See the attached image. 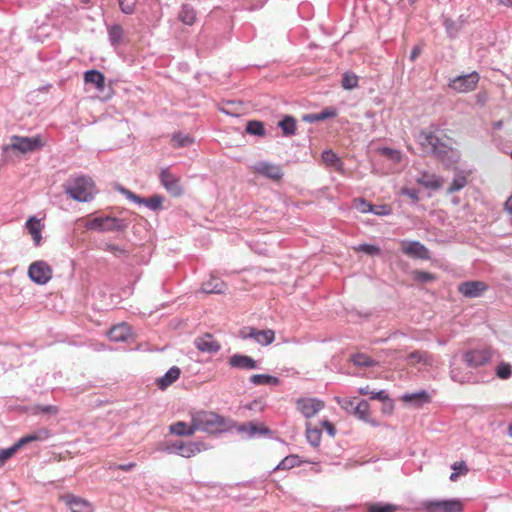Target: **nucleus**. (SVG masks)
<instances>
[{
	"instance_id": "f257e3e1",
	"label": "nucleus",
	"mask_w": 512,
	"mask_h": 512,
	"mask_svg": "<svg viewBox=\"0 0 512 512\" xmlns=\"http://www.w3.org/2000/svg\"><path fill=\"white\" fill-rule=\"evenodd\" d=\"M440 129L437 125L431 124L417 135V143L422 151L439 160L445 167H453L460 159L457 149L449 146L439 135Z\"/></svg>"
},
{
	"instance_id": "f03ea898",
	"label": "nucleus",
	"mask_w": 512,
	"mask_h": 512,
	"mask_svg": "<svg viewBox=\"0 0 512 512\" xmlns=\"http://www.w3.org/2000/svg\"><path fill=\"white\" fill-rule=\"evenodd\" d=\"M67 195L78 202H89L95 194V185L88 176H77L70 178L64 185Z\"/></svg>"
},
{
	"instance_id": "7ed1b4c3",
	"label": "nucleus",
	"mask_w": 512,
	"mask_h": 512,
	"mask_svg": "<svg viewBox=\"0 0 512 512\" xmlns=\"http://www.w3.org/2000/svg\"><path fill=\"white\" fill-rule=\"evenodd\" d=\"M194 429L209 434H216L226 430V419L211 411H198L192 414Z\"/></svg>"
},
{
	"instance_id": "20e7f679",
	"label": "nucleus",
	"mask_w": 512,
	"mask_h": 512,
	"mask_svg": "<svg viewBox=\"0 0 512 512\" xmlns=\"http://www.w3.org/2000/svg\"><path fill=\"white\" fill-rule=\"evenodd\" d=\"M128 225L129 223L125 219L101 215L88 221L86 228L98 232H121L124 231Z\"/></svg>"
},
{
	"instance_id": "39448f33",
	"label": "nucleus",
	"mask_w": 512,
	"mask_h": 512,
	"mask_svg": "<svg viewBox=\"0 0 512 512\" xmlns=\"http://www.w3.org/2000/svg\"><path fill=\"white\" fill-rule=\"evenodd\" d=\"M425 512H462L464 504L461 499H436L423 502Z\"/></svg>"
},
{
	"instance_id": "423d86ee",
	"label": "nucleus",
	"mask_w": 512,
	"mask_h": 512,
	"mask_svg": "<svg viewBox=\"0 0 512 512\" xmlns=\"http://www.w3.org/2000/svg\"><path fill=\"white\" fill-rule=\"evenodd\" d=\"M203 444L200 442H184L181 440L167 443L165 451L168 454H177L184 458H191L200 453Z\"/></svg>"
},
{
	"instance_id": "0eeeda50",
	"label": "nucleus",
	"mask_w": 512,
	"mask_h": 512,
	"mask_svg": "<svg viewBox=\"0 0 512 512\" xmlns=\"http://www.w3.org/2000/svg\"><path fill=\"white\" fill-rule=\"evenodd\" d=\"M52 269L43 260L35 261L28 268V276L36 284L44 285L52 278Z\"/></svg>"
},
{
	"instance_id": "6e6552de",
	"label": "nucleus",
	"mask_w": 512,
	"mask_h": 512,
	"mask_svg": "<svg viewBox=\"0 0 512 512\" xmlns=\"http://www.w3.org/2000/svg\"><path fill=\"white\" fill-rule=\"evenodd\" d=\"M479 79V74L476 71H473L469 74L460 75L451 79L449 87L460 93L469 92L476 88Z\"/></svg>"
},
{
	"instance_id": "1a4fd4ad",
	"label": "nucleus",
	"mask_w": 512,
	"mask_h": 512,
	"mask_svg": "<svg viewBox=\"0 0 512 512\" xmlns=\"http://www.w3.org/2000/svg\"><path fill=\"white\" fill-rule=\"evenodd\" d=\"M401 250L405 255L413 259L429 260L431 258L429 249L420 241L403 240L401 242Z\"/></svg>"
},
{
	"instance_id": "9d476101",
	"label": "nucleus",
	"mask_w": 512,
	"mask_h": 512,
	"mask_svg": "<svg viewBox=\"0 0 512 512\" xmlns=\"http://www.w3.org/2000/svg\"><path fill=\"white\" fill-rule=\"evenodd\" d=\"M242 339H253L255 342L262 346L270 345L275 339V332L271 329L259 330L254 327H249L240 331Z\"/></svg>"
},
{
	"instance_id": "9b49d317",
	"label": "nucleus",
	"mask_w": 512,
	"mask_h": 512,
	"mask_svg": "<svg viewBox=\"0 0 512 512\" xmlns=\"http://www.w3.org/2000/svg\"><path fill=\"white\" fill-rule=\"evenodd\" d=\"M42 145L43 144L38 137L13 136L11 144L6 146L4 150L13 149L22 153H27L41 148Z\"/></svg>"
},
{
	"instance_id": "f8f14e48",
	"label": "nucleus",
	"mask_w": 512,
	"mask_h": 512,
	"mask_svg": "<svg viewBox=\"0 0 512 512\" xmlns=\"http://www.w3.org/2000/svg\"><path fill=\"white\" fill-rule=\"evenodd\" d=\"M159 180L166 191L172 196L178 197L183 194V188L180 184L179 177L172 174L169 168L161 169L159 173Z\"/></svg>"
},
{
	"instance_id": "ddd939ff",
	"label": "nucleus",
	"mask_w": 512,
	"mask_h": 512,
	"mask_svg": "<svg viewBox=\"0 0 512 512\" xmlns=\"http://www.w3.org/2000/svg\"><path fill=\"white\" fill-rule=\"evenodd\" d=\"M251 169L268 179L273 181H280L283 178V170L280 165L273 164L267 161L256 162Z\"/></svg>"
},
{
	"instance_id": "4468645a",
	"label": "nucleus",
	"mask_w": 512,
	"mask_h": 512,
	"mask_svg": "<svg viewBox=\"0 0 512 512\" xmlns=\"http://www.w3.org/2000/svg\"><path fill=\"white\" fill-rule=\"evenodd\" d=\"M463 360L470 368L484 366L491 360V354L486 349H471L463 354Z\"/></svg>"
},
{
	"instance_id": "2eb2a0df",
	"label": "nucleus",
	"mask_w": 512,
	"mask_h": 512,
	"mask_svg": "<svg viewBox=\"0 0 512 512\" xmlns=\"http://www.w3.org/2000/svg\"><path fill=\"white\" fill-rule=\"evenodd\" d=\"M488 286L483 281H466L458 286V291L466 298H477L480 297Z\"/></svg>"
},
{
	"instance_id": "dca6fc26",
	"label": "nucleus",
	"mask_w": 512,
	"mask_h": 512,
	"mask_svg": "<svg viewBox=\"0 0 512 512\" xmlns=\"http://www.w3.org/2000/svg\"><path fill=\"white\" fill-rule=\"evenodd\" d=\"M297 408L305 418H311L324 408V402L316 398L299 399Z\"/></svg>"
},
{
	"instance_id": "f3484780",
	"label": "nucleus",
	"mask_w": 512,
	"mask_h": 512,
	"mask_svg": "<svg viewBox=\"0 0 512 512\" xmlns=\"http://www.w3.org/2000/svg\"><path fill=\"white\" fill-rule=\"evenodd\" d=\"M194 345L200 352L208 354H215L221 349L220 343L209 333L196 337Z\"/></svg>"
},
{
	"instance_id": "a211bd4d",
	"label": "nucleus",
	"mask_w": 512,
	"mask_h": 512,
	"mask_svg": "<svg viewBox=\"0 0 512 512\" xmlns=\"http://www.w3.org/2000/svg\"><path fill=\"white\" fill-rule=\"evenodd\" d=\"M61 499L71 512H93L91 503L81 497L67 494Z\"/></svg>"
},
{
	"instance_id": "6ab92c4d",
	"label": "nucleus",
	"mask_w": 512,
	"mask_h": 512,
	"mask_svg": "<svg viewBox=\"0 0 512 512\" xmlns=\"http://www.w3.org/2000/svg\"><path fill=\"white\" fill-rule=\"evenodd\" d=\"M228 364L231 368L240 369V370H254L259 368L258 362L252 357L244 354H233L228 359Z\"/></svg>"
},
{
	"instance_id": "aec40b11",
	"label": "nucleus",
	"mask_w": 512,
	"mask_h": 512,
	"mask_svg": "<svg viewBox=\"0 0 512 512\" xmlns=\"http://www.w3.org/2000/svg\"><path fill=\"white\" fill-rule=\"evenodd\" d=\"M238 431L246 434L249 439L270 436L272 434L270 428L263 424L258 425L255 422H248L240 425Z\"/></svg>"
},
{
	"instance_id": "412c9836",
	"label": "nucleus",
	"mask_w": 512,
	"mask_h": 512,
	"mask_svg": "<svg viewBox=\"0 0 512 512\" xmlns=\"http://www.w3.org/2000/svg\"><path fill=\"white\" fill-rule=\"evenodd\" d=\"M402 400L415 408H419L431 402V395L425 390H420L413 393H405L402 396Z\"/></svg>"
},
{
	"instance_id": "4be33fe9",
	"label": "nucleus",
	"mask_w": 512,
	"mask_h": 512,
	"mask_svg": "<svg viewBox=\"0 0 512 512\" xmlns=\"http://www.w3.org/2000/svg\"><path fill=\"white\" fill-rule=\"evenodd\" d=\"M369 408L370 406L368 401L362 399L358 403H356L352 415H354L357 419L370 424L373 427H377L379 423L375 419L370 417Z\"/></svg>"
},
{
	"instance_id": "5701e85b",
	"label": "nucleus",
	"mask_w": 512,
	"mask_h": 512,
	"mask_svg": "<svg viewBox=\"0 0 512 512\" xmlns=\"http://www.w3.org/2000/svg\"><path fill=\"white\" fill-rule=\"evenodd\" d=\"M416 182L425 188L438 190L442 187L443 180L433 173L422 171L417 177Z\"/></svg>"
},
{
	"instance_id": "b1692460",
	"label": "nucleus",
	"mask_w": 512,
	"mask_h": 512,
	"mask_svg": "<svg viewBox=\"0 0 512 512\" xmlns=\"http://www.w3.org/2000/svg\"><path fill=\"white\" fill-rule=\"evenodd\" d=\"M227 289L226 283L218 277L211 276L209 280L204 281L201 290L206 294H223Z\"/></svg>"
},
{
	"instance_id": "393cba45",
	"label": "nucleus",
	"mask_w": 512,
	"mask_h": 512,
	"mask_svg": "<svg viewBox=\"0 0 512 512\" xmlns=\"http://www.w3.org/2000/svg\"><path fill=\"white\" fill-rule=\"evenodd\" d=\"M466 23H468V20L467 18L464 17V15H460L457 21H454L449 17L443 16V25L448 36L451 39L457 37L459 31Z\"/></svg>"
},
{
	"instance_id": "a878e982",
	"label": "nucleus",
	"mask_w": 512,
	"mask_h": 512,
	"mask_svg": "<svg viewBox=\"0 0 512 512\" xmlns=\"http://www.w3.org/2000/svg\"><path fill=\"white\" fill-rule=\"evenodd\" d=\"M338 115L337 109L334 107H327L319 113L305 114L302 117L304 122L314 123L323 121L329 118H335Z\"/></svg>"
},
{
	"instance_id": "bb28decb",
	"label": "nucleus",
	"mask_w": 512,
	"mask_h": 512,
	"mask_svg": "<svg viewBox=\"0 0 512 512\" xmlns=\"http://www.w3.org/2000/svg\"><path fill=\"white\" fill-rule=\"evenodd\" d=\"M180 374V368L172 366L162 377L157 379L156 384L160 389L164 390L172 385L180 377Z\"/></svg>"
},
{
	"instance_id": "cd10ccee",
	"label": "nucleus",
	"mask_w": 512,
	"mask_h": 512,
	"mask_svg": "<svg viewBox=\"0 0 512 512\" xmlns=\"http://www.w3.org/2000/svg\"><path fill=\"white\" fill-rule=\"evenodd\" d=\"M25 226L33 238L34 245L36 247H39L41 245V241H42V236H41L42 226L40 224V220L37 219L35 216H31L27 220Z\"/></svg>"
},
{
	"instance_id": "c85d7f7f",
	"label": "nucleus",
	"mask_w": 512,
	"mask_h": 512,
	"mask_svg": "<svg viewBox=\"0 0 512 512\" xmlns=\"http://www.w3.org/2000/svg\"><path fill=\"white\" fill-rule=\"evenodd\" d=\"M84 81L85 83L93 84L98 90H103L105 87V76L96 69L86 71L84 73Z\"/></svg>"
},
{
	"instance_id": "c756f323",
	"label": "nucleus",
	"mask_w": 512,
	"mask_h": 512,
	"mask_svg": "<svg viewBox=\"0 0 512 512\" xmlns=\"http://www.w3.org/2000/svg\"><path fill=\"white\" fill-rule=\"evenodd\" d=\"M50 437V432L46 428H42L38 430L35 433L26 435L22 438H20L15 444L16 447L21 448L22 446L26 445L27 443L34 442V441H44Z\"/></svg>"
},
{
	"instance_id": "7c9ffc66",
	"label": "nucleus",
	"mask_w": 512,
	"mask_h": 512,
	"mask_svg": "<svg viewBox=\"0 0 512 512\" xmlns=\"http://www.w3.org/2000/svg\"><path fill=\"white\" fill-rule=\"evenodd\" d=\"M197 13L194 7L189 3H184L178 13V19L185 25H193L196 21Z\"/></svg>"
},
{
	"instance_id": "2f4dec72",
	"label": "nucleus",
	"mask_w": 512,
	"mask_h": 512,
	"mask_svg": "<svg viewBox=\"0 0 512 512\" xmlns=\"http://www.w3.org/2000/svg\"><path fill=\"white\" fill-rule=\"evenodd\" d=\"M170 433L177 436H192L195 433L193 418L191 417V424L188 426L183 421H178L169 427Z\"/></svg>"
},
{
	"instance_id": "473e14b6",
	"label": "nucleus",
	"mask_w": 512,
	"mask_h": 512,
	"mask_svg": "<svg viewBox=\"0 0 512 512\" xmlns=\"http://www.w3.org/2000/svg\"><path fill=\"white\" fill-rule=\"evenodd\" d=\"M108 336L114 342H124L130 336V329L126 324H120L111 328Z\"/></svg>"
},
{
	"instance_id": "72a5a7b5",
	"label": "nucleus",
	"mask_w": 512,
	"mask_h": 512,
	"mask_svg": "<svg viewBox=\"0 0 512 512\" xmlns=\"http://www.w3.org/2000/svg\"><path fill=\"white\" fill-rule=\"evenodd\" d=\"M164 197L159 194L152 195L151 197H141L138 205H144L152 211H160L163 209Z\"/></svg>"
},
{
	"instance_id": "f704fd0d",
	"label": "nucleus",
	"mask_w": 512,
	"mask_h": 512,
	"mask_svg": "<svg viewBox=\"0 0 512 512\" xmlns=\"http://www.w3.org/2000/svg\"><path fill=\"white\" fill-rule=\"evenodd\" d=\"M250 383L253 385H278L279 378L268 374H254L249 378Z\"/></svg>"
},
{
	"instance_id": "c9c22d12",
	"label": "nucleus",
	"mask_w": 512,
	"mask_h": 512,
	"mask_svg": "<svg viewBox=\"0 0 512 512\" xmlns=\"http://www.w3.org/2000/svg\"><path fill=\"white\" fill-rule=\"evenodd\" d=\"M278 126L281 128L284 136H292L296 131V120L290 115H286L279 121Z\"/></svg>"
},
{
	"instance_id": "e433bc0d",
	"label": "nucleus",
	"mask_w": 512,
	"mask_h": 512,
	"mask_svg": "<svg viewBox=\"0 0 512 512\" xmlns=\"http://www.w3.org/2000/svg\"><path fill=\"white\" fill-rule=\"evenodd\" d=\"M302 463L303 461L300 459L298 455L291 454L282 459L274 470H289L294 467L300 466Z\"/></svg>"
},
{
	"instance_id": "4c0bfd02",
	"label": "nucleus",
	"mask_w": 512,
	"mask_h": 512,
	"mask_svg": "<svg viewBox=\"0 0 512 512\" xmlns=\"http://www.w3.org/2000/svg\"><path fill=\"white\" fill-rule=\"evenodd\" d=\"M172 143L175 148H184L189 147L194 143V138L189 134H184L182 132H176L172 135Z\"/></svg>"
},
{
	"instance_id": "58836bf2",
	"label": "nucleus",
	"mask_w": 512,
	"mask_h": 512,
	"mask_svg": "<svg viewBox=\"0 0 512 512\" xmlns=\"http://www.w3.org/2000/svg\"><path fill=\"white\" fill-rule=\"evenodd\" d=\"M123 28L119 24H113L108 27V36L111 45L116 46L120 44L123 38Z\"/></svg>"
},
{
	"instance_id": "ea45409f",
	"label": "nucleus",
	"mask_w": 512,
	"mask_h": 512,
	"mask_svg": "<svg viewBox=\"0 0 512 512\" xmlns=\"http://www.w3.org/2000/svg\"><path fill=\"white\" fill-rule=\"evenodd\" d=\"M351 362L358 367H373L375 360L363 353H354L351 355Z\"/></svg>"
},
{
	"instance_id": "a19ab883",
	"label": "nucleus",
	"mask_w": 512,
	"mask_h": 512,
	"mask_svg": "<svg viewBox=\"0 0 512 512\" xmlns=\"http://www.w3.org/2000/svg\"><path fill=\"white\" fill-rule=\"evenodd\" d=\"M246 132L250 135L262 137L266 134L264 124L258 120H250L246 124Z\"/></svg>"
},
{
	"instance_id": "79ce46f5",
	"label": "nucleus",
	"mask_w": 512,
	"mask_h": 512,
	"mask_svg": "<svg viewBox=\"0 0 512 512\" xmlns=\"http://www.w3.org/2000/svg\"><path fill=\"white\" fill-rule=\"evenodd\" d=\"M451 379L460 384L475 382L474 377L467 373H462L459 368L453 367L450 370Z\"/></svg>"
},
{
	"instance_id": "37998d69",
	"label": "nucleus",
	"mask_w": 512,
	"mask_h": 512,
	"mask_svg": "<svg viewBox=\"0 0 512 512\" xmlns=\"http://www.w3.org/2000/svg\"><path fill=\"white\" fill-rule=\"evenodd\" d=\"M359 78L352 72H345L342 75L341 85L346 90H352L358 87Z\"/></svg>"
},
{
	"instance_id": "c03bdc74",
	"label": "nucleus",
	"mask_w": 512,
	"mask_h": 512,
	"mask_svg": "<svg viewBox=\"0 0 512 512\" xmlns=\"http://www.w3.org/2000/svg\"><path fill=\"white\" fill-rule=\"evenodd\" d=\"M411 275L413 280L420 284L429 283L436 279L434 274L422 270H413Z\"/></svg>"
},
{
	"instance_id": "a18cd8bd",
	"label": "nucleus",
	"mask_w": 512,
	"mask_h": 512,
	"mask_svg": "<svg viewBox=\"0 0 512 512\" xmlns=\"http://www.w3.org/2000/svg\"><path fill=\"white\" fill-rule=\"evenodd\" d=\"M467 185V178L466 176L462 174H457L453 181L451 182L450 186L447 189V193L451 194L457 191H460Z\"/></svg>"
},
{
	"instance_id": "49530a36",
	"label": "nucleus",
	"mask_w": 512,
	"mask_h": 512,
	"mask_svg": "<svg viewBox=\"0 0 512 512\" xmlns=\"http://www.w3.org/2000/svg\"><path fill=\"white\" fill-rule=\"evenodd\" d=\"M321 430L318 428H310L307 426L306 429V438L310 445L313 447H318L321 442Z\"/></svg>"
},
{
	"instance_id": "de8ad7c7",
	"label": "nucleus",
	"mask_w": 512,
	"mask_h": 512,
	"mask_svg": "<svg viewBox=\"0 0 512 512\" xmlns=\"http://www.w3.org/2000/svg\"><path fill=\"white\" fill-rule=\"evenodd\" d=\"M321 157H322L323 162H325L327 165H330V166L342 165L341 159L332 150L323 151Z\"/></svg>"
},
{
	"instance_id": "09e8293b",
	"label": "nucleus",
	"mask_w": 512,
	"mask_h": 512,
	"mask_svg": "<svg viewBox=\"0 0 512 512\" xmlns=\"http://www.w3.org/2000/svg\"><path fill=\"white\" fill-rule=\"evenodd\" d=\"M397 506L390 503H375L371 504L368 512H396Z\"/></svg>"
},
{
	"instance_id": "8fccbe9b",
	"label": "nucleus",
	"mask_w": 512,
	"mask_h": 512,
	"mask_svg": "<svg viewBox=\"0 0 512 512\" xmlns=\"http://www.w3.org/2000/svg\"><path fill=\"white\" fill-rule=\"evenodd\" d=\"M355 250L370 256L380 255L381 253V249L378 246L367 243L359 244L357 247H355Z\"/></svg>"
},
{
	"instance_id": "3c124183",
	"label": "nucleus",
	"mask_w": 512,
	"mask_h": 512,
	"mask_svg": "<svg viewBox=\"0 0 512 512\" xmlns=\"http://www.w3.org/2000/svg\"><path fill=\"white\" fill-rule=\"evenodd\" d=\"M496 375L500 379H509L512 376V366L509 363L501 362L496 367Z\"/></svg>"
},
{
	"instance_id": "603ef678",
	"label": "nucleus",
	"mask_w": 512,
	"mask_h": 512,
	"mask_svg": "<svg viewBox=\"0 0 512 512\" xmlns=\"http://www.w3.org/2000/svg\"><path fill=\"white\" fill-rule=\"evenodd\" d=\"M105 250L111 252L115 257L122 258L128 256V251L123 247L115 244L108 243L105 245Z\"/></svg>"
},
{
	"instance_id": "864d4df0",
	"label": "nucleus",
	"mask_w": 512,
	"mask_h": 512,
	"mask_svg": "<svg viewBox=\"0 0 512 512\" xmlns=\"http://www.w3.org/2000/svg\"><path fill=\"white\" fill-rule=\"evenodd\" d=\"M18 450L16 444L12 445L9 448L0 449V467L4 465V463L10 459Z\"/></svg>"
},
{
	"instance_id": "5fc2aeb1",
	"label": "nucleus",
	"mask_w": 512,
	"mask_h": 512,
	"mask_svg": "<svg viewBox=\"0 0 512 512\" xmlns=\"http://www.w3.org/2000/svg\"><path fill=\"white\" fill-rule=\"evenodd\" d=\"M372 205L364 198H357L354 200V207L361 213H370Z\"/></svg>"
},
{
	"instance_id": "6e6d98bb",
	"label": "nucleus",
	"mask_w": 512,
	"mask_h": 512,
	"mask_svg": "<svg viewBox=\"0 0 512 512\" xmlns=\"http://www.w3.org/2000/svg\"><path fill=\"white\" fill-rule=\"evenodd\" d=\"M370 213L377 215V216H388L392 213V209L387 204L372 205V209H371Z\"/></svg>"
},
{
	"instance_id": "4d7b16f0",
	"label": "nucleus",
	"mask_w": 512,
	"mask_h": 512,
	"mask_svg": "<svg viewBox=\"0 0 512 512\" xmlns=\"http://www.w3.org/2000/svg\"><path fill=\"white\" fill-rule=\"evenodd\" d=\"M336 400L342 409L350 414L353 413L354 407L356 405L354 399L337 397Z\"/></svg>"
},
{
	"instance_id": "13d9d810",
	"label": "nucleus",
	"mask_w": 512,
	"mask_h": 512,
	"mask_svg": "<svg viewBox=\"0 0 512 512\" xmlns=\"http://www.w3.org/2000/svg\"><path fill=\"white\" fill-rule=\"evenodd\" d=\"M400 194L409 197L413 204L419 201V191L417 189L403 187L400 190Z\"/></svg>"
},
{
	"instance_id": "bf43d9fd",
	"label": "nucleus",
	"mask_w": 512,
	"mask_h": 512,
	"mask_svg": "<svg viewBox=\"0 0 512 512\" xmlns=\"http://www.w3.org/2000/svg\"><path fill=\"white\" fill-rule=\"evenodd\" d=\"M428 358H429V355L427 353L420 352V351H413L409 354V359L416 361L418 363H420V362L427 363Z\"/></svg>"
},
{
	"instance_id": "052dcab7",
	"label": "nucleus",
	"mask_w": 512,
	"mask_h": 512,
	"mask_svg": "<svg viewBox=\"0 0 512 512\" xmlns=\"http://www.w3.org/2000/svg\"><path fill=\"white\" fill-rule=\"evenodd\" d=\"M119 191L122 195H124L128 200L136 203V204H139V201H140V198L141 196L135 194L134 192H132L131 190L127 189V188H124V187H120L119 188Z\"/></svg>"
},
{
	"instance_id": "680f3d73",
	"label": "nucleus",
	"mask_w": 512,
	"mask_h": 512,
	"mask_svg": "<svg viewBox=\"0 0 512 512\" xmlns=\"http://www.w3.org/2000/svg\"><path fill=\"white\" fill-rule=\"evenodd\" d=\"M121 11L124 14H132L135 11V2H119Z\"/></svg>"
},
{
	"instance_id": "e2e57ef3",
	"label": "nucleus",
	"mask_w": 512,
	"mask_h": 512,
	"mask_svg": "<svg viewBox=\"0 0 512 512\" xmlns=\"http://www.w3.org/2000/svg\"><path fill=\"white\" fill-rule=\"evenodd\" d=\"M451 468L454 471L459 472L461 475H465L468 473V467L464 461L455 462L452 464Z\"/></svg>"
},
{
	"instance_id": "0e129e2a",
	"label": "nucleus",
	"mask_w": 512,
	"mask_h": 512,
	"mask_svg": "<svg viewBox=\"0 0 512 512\" xmlns=\"http://www.w3.org/2000/svg\"><path fill=\"white\" fill-rule=\"evenodd\" d=\"M372 400H380L382 402H385L386 400H389V395L385 390H379L376 391V393H373V396H371Z\"/></svg>"
},
{
	"instance_id": "69168bd1",
	"label": "nucleus",
	"mask_w": 512,
	"mask_h": 512,
	"mask_svg": "<svg viewBox=\"0 0 512 512\" xmlns=\"http://www.w3.org/2000/svg\"><path fill=\"white\" fill-rule=\"evenodd\" d=\"M322 425L326 429L327 433L330 436H334L335 435L336 429H335L334 425L330 421L324 420V421H322Z\"/></svg>"
},
{
	"instance_id": "338daca9",
	"label": "nucleus",
	"mask_w": 512,
	"mask_h": 512,
	"mask_svg": "<svg viewBox=\"0 0 512 512\" xmlns=\"http://www.w3.org/2000/svg\"><path fill=\"white\" fill-rule=\"evenodd\" d=\"M422 52V47L420 45H415L410 53V60L412 62H414L417 57L420 55V53Z\"/></svg>"
},
{
	"instance_id": "774afa93",
	"label": "nucleus",
	"mask_w": 512,
	"mask_h": 512,
	"mask_svg": "<svg viewBox=\"0 0 512 512\" xmlns=\"http://www.w3.org/2000/svg\"><path fill=\"white\" fill-rule=\"evenodd\" d=\"M504 209L510 214V222H512V195L505 201Z\"/></svg>"
}]
</instances>
